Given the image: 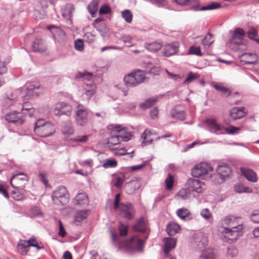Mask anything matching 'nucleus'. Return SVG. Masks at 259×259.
Wrapping results in <instances>:
<instances>
[{
    "mask_svg": "<svg viewBox=\"0 0 259 259\" xmlns=\"http://www.w3.org/2000/svg\"><path fill=\"white\" fill-rule=\"evenodd\" d=\"M205 122L210 129V132H213L215 134H224L223 131L224 130L225 127L218 123L215 119L207 118Z\"/></svg>",
    "mask_w": 259,
    "mask_h": 259,
    "instance_id": "nucleus-14",
    "label": "nucleus"
},
{
    "mask_svg": "<svg viewBox=\"0 0 259 259\" xmlns=\"http://www.w3.org/2000/svg\"><path fill=\"white\" fill-rule=\"evenodd\" d=\"M90 137V135L77 136L73 139H71V140L74 143L83 144L87 143L89 141Z\"/></svg>",
    "mask_w": 259,
    "mask_h": 259,
    "instance_id": "nucleus-43",
    "label": "nucleus"
},
{
    "mask_svg": "<svg viewBox=\"0 0 259 259\" xmlns=\"http://www.w3.org/2000/svg\"><path fill=\"white\" fill-rule=\"evenodd\" d=\"M31 48L34 52H42L46 50V47L42 39L36 38L33 42Z\"/></svg>",
    "mask_w": 259,
    "mask_h": 259,
    "instance_id": "nucleus-25",
    "label": "nucleus"
},
{
    "mask_svg": "<svg viewBox=\"0 0 259 259\" xmlns=\"http://www.w3.org/2000/svg\"><path fill=\"white\" fill-rule=\"evenodd\" d=\"M136 80L137 81L138 85L144 82L146 79L144 71L138 70L133 72Z\"/></svg>",
    "mask_w": 259,
    "mask_h": 259,
    "instance_id": "nucleus-37",
    "label": "nucleus"
},
{
    "mask_svg": "<svg viewBox=\"0 0 259 259\" xmlns=\"http://www.w3.org/2000/svg\"><path fill=\"white\" fill-rule=\"evenodd\" d=\"M241 130L240 127H235L233 126H230L227 127H225L224 130L228 134H235L237 133L239 131Z\"/></svg>",
    "mask_w": 259,
    "mask_h": 259,
    "instance_id": "nucleus-51",
    "label": "nucleus"
},
{
    "mask_svg": "<svg viewBox=\"0 0 259 259\" xmlns=\"http://www.w3.org/2000/svg\"><path fill=\"white\" fill-rule=\"evenodd\" d=\"M120 142L119 135H114L109 138L108 144L109 146H113L118 144Z\"/></svg>",
    "mask_w": 259,
    "mask_h": 259,
    "instance_id": "nucleus-46",
    "label": "nucleus"
},
{
    "mask_svg": "<svg viewBox=\"0 0 259 259\" xmlns=\"http://www.w3.org/2000/svg\"><path fill=\"white\" fill-rule=\"evenodd\" d=\"M165 184L167 190L172 189L174 185V179L171 175H168V177L165 180Z\"/></svg>",
    "mask_w": 259,
    "mask_h": 259,
    "instance_id": "nucleus-55",
    "label": "nucleus"
},
{
    "mask_svg": "<svg viewBox=\"0 0 259 259\" xmlns=\"http://www.w3.org/2000/svg\"><path fill=\"white\" fill-rule=\"evenodd\" d=\"M87 109L79 104L75 111V123L77 126L84 127L89 123Z\"/></svg>",
    "mask_w": 259,
    "mask_h": 259,
    "instance_id": "nucleus-6",
    "label": "nucleus"
},
{
    "mask_svg": "<svg viewBox=\"0 0 259 259\" xmlns=\"http://www.w3.org/2000/svg\"><path fill=\"white\" fill-rule=\"evenodd\" d=\"M117 210L119 211L121 217L128 220L134 217L135 212L133 205L130 203H120Z\"/></svg>",
    "mask_w": 259,
    "mask_h": 259,
    "instance_id": "nucleus-7",
    "label": "nucleus"
},
{
    "mask_svg": "<svg viewBox=\"0 0 259 259\" xmlns=\"http://www.w3.org/2000/svg\"><path fill=\"white\" fill-rule=\"evenodd\" d=\"M201 216L206 221L210 222L212 220V215L208 208H204L200 211Z\"/></svg>",
    "mask_w": 259,
    "mask_h": 259,
    "instance_id": "nucleus-44",
    "label": "nucleus"
},
{
    "mask_svg": "<svg viewBox=\"0 0 259 259\" xmlns=\"http://www.w3.org/2000/svg\"><path fill=\"white\" fill-rule=\"evenodd\" d=\"M157 138V137L155 134L146 129L141 136V139L143 140L142 144H144V145L145 144H151L154 140H158Z\"/></svg>",
    "mask_w": 259,
    "mask_h": 259,
    "instance_id": "nucleus-19",
    "label": "nucleus"
},
{
    "mask_svg": "<svg viewBox=\"0 0 259 259\" xmlns=\"http://www.w3.org/2000/svg\"><path fill=\"white\" fill-rule=\"evenodd\" d=\"M240 218L233 215L225 217L222 221L223 225L226 226L224 228V237L223 240L229 243H232L241 235L242 226L239 224L238 221Z\"/></svg>",
    "mask_w": 259,
    "mask_h": 259,
    "instance_id": "nucleus-1",
    "label": "nucleus"
},
{
    "mask_svg": "<svg viewBox=\"0 0 259 259\" xmlns=\"http://www.w3.org/2000/svg\"><path fill=\"white\" fill-rule=\"evenodd\" d=\"M245 32L243 29L236 28L234 30L232 38L228 43L229 47L234 51L244 50L246 49V45L243 41Z\"/></svg>",
    "mask_w": 259,
    "mask_h": 259,
    "instance_id": "nucleus-2",
    "label": "nucleus"
},
{
    "mask_svg": "<svg viewBox=\"0 0 259 259\" xmlns=\"http://www.w3.org/2000/svg\"><path fill=\"white\" fill-rule=\"evenodd\" d=\"M74 10V8L73 5L71 4H68L62 10V15L67 19H70Z\"/></svg>",
    "mask_w": 259,
    "mask_h": 259,
    "instance_id": "nucleus-34",
    "label": "nucleus"
},
{
    "mask_svg": "<svg viewBox=\"0 0 259 259\" xmlns=\"http://www.w3.org/2000/svg\"><path fill=\"white\" fill-rule=\"evenodd\" d=\"M5 118L8 122L14 123L16 125H21L24 122V119L15 112L7 114Z\"/></svg>",
    "mask_w": 259,
    "mask_h": 259,
    "instance_id": "nucleus-22",
    "label": "nucleus"
},
{
    "mask_svg": "<svg viewBox=\"0 0 259 259\" xmlns=\"http://www.w3.org/2000/svg\"><path fill=\"white\" fill-rule=\"evenodd\" d=\"M75 49L78 51H82L84 49L83 40L80 39L76 40L74 42Z\"/></svg>",
    "mask_w": 259,
    "mask_h": 259,
    "instance_id": "nucleus-57",
    "label": "nucleus"
},
{
    "mask_svg": "<svg viewBox=\"0 0 259 259\" xmlns=\"http://www.w3.org/2000/svg\"><path fill=\"white\" fill-rule=\"evenodd\" d=\"M144 243V240L137 236H134L129 240L124 241L121 245L125 246L128 248L141 250Z\"/></svg>",
    "mask_w": 259,
    "mask_h": 259,
    "instance_id": "nucleus-10",
    "label": "nucleus"
},
{
    "mask_svg": "<svg viewBox=\"0 0 259 259\" xmlns=\"http://www.w3.org/2000/svg\"><path fill=\"white\" fill-rule=\"evenodd\" d=\"M62 134L67 136L72 135L74 133V128L72 122L69 120L66 121L62 129Z\"/></svg>",
    "mask_w": 259,
    "mask_h": 259,
    "instance_id": "nucleus-28",
    "label": "nucleus"
},
{
    "mask_svg": "<svg viewBox=\"0 0 259 259\" xmlns=\"http://www.w3.org/2000/svg\"><path fill=\"white\" fill-rule=\"evenodd\" d=\"M75 204L80 205H87L89 203V198L86 193L80 191L75 198Z\"/></svg>",
    "mask_w": 259,
    "mask_h": 259,
    "instance_id": "nucleus-24",
    "label": "nucleus"
},
{
    "mask_svg": "<svg viewBox=\"0 0 259 259\" xmlns=\"http://www.w3.org/2000/svg\"><path fill=\"white\" fill-rule=\"evenodd\" d=\"M239 57L240 58L241 61L244 62L245 64H254L257 59L256 55L251 53H243L241 55H239Z\"/></svg>",
    "mask_w": 259,
    "mask_h": 259,
    "instance_id": "nucleus-21",
    "label": "nucleus"
},
{
    "mask_svg": "<svg viewBox=\"0 0 259 259\" xmlns=\"http://www.w3.org/2000/svg\"><path fill=\"white\" fill-rule=\"evenodd\" d=\"M27 241L29 244V247H35L39 249L43 248L42 246L40 247L38 245L37 241L34 238H31Z\"/></svg>",
    "mask_w": 259,
    "mask_h": 259,
    "instance_id": "nucleus-60",
    "label": "nucleus"
},
{
    "mask_svg": "<svg viewBox=\"0 0 259 259\" xmlns=\"http://www.w3.org/2000/svg\"><path fill=\"white\" fill-rule=\"evenodd\" d=\"M8 187L9 186L7 185L0 184V193L7 199L9 198V194L7 192V189Z\"/></svg>",
    "mask_w": 259,
    "mask_h": 259,
    "instance_id": "nucleus-59",
    "label": "nucleus"
},
{
    "mask_svg": "<svg viewBox=\"0 0 259 259\" xmlns=\"http://www.w3.org/2000/svg\"><path fill=\"white\" fill-rule=\"evenodd\" d=\"M107 128L113 132H120L121 131V126L119 124H110L108 125Z\"/></svg>",
    "mask_w": 259,
    "mask_h": 259,
    "instance_id": "nucleus-62",
    "label": "nucleus"
},
{
    "mask_svg": "<svg viewBox=\"0 0 259 259\" xmlns=\"http://www.w3.org/2000/svg\"><path fill=\"white\" fill-rule=\"evenodd\" d=\"M186 188L190 191L198 193L202 192L206 188L204 184L198 179L191 178L188 179L186 183Z\"/></svg>",
    "mask_w": 259,
    "mask_h": 259,
    "instance_id": "nucleus-9",
    "label": "nucleus"
},
{
    "mask_svg": "<svg viewBox=\"0 0 259 259\" xmlns=\"http://www.w3.org/2000/svg\"><path fill=\"white\" fill-rule=\"evenodd\" d=\"M212 86L218 91L221 92L226 97H228L231 95V91L229 89L225 87L221 83L212 82Z\"/></svg>",
    "mask_w": 259,
    "mask_h": 259,
    "instance_id": "nucleus-30",
    "label": "nucleus"
},
{
    "mask_svg": "<svg viewBox=\"0 0 259 259\" xmlns=\"http://www.w3.org/2000/svg\"><path fill=\"white\" fill-rule=\"evenodd\" d=\"M177 196L183 200L187 199L189 197L186 189H182L179 191Z\"/></svg>",
    "mask_w": 259,
    "mask_h": 259,
    "instance_id": "nucleus-61",
    "label": "nucleus"
},
{
    "mask_svg": "<svg viewBox=\"0 0 259 259\" xmlns=\"http://www.w3.org/2000/svg\"><path fill=\"white\" fill-rule=\"evenodd\" d=\"M198 77V75L197 73H194L192 72L189 73L188 75L187 76L185 80L184 81V83H190L195 79H196Z\"/></svg>",
    "mask_w": 259,
    "mask_h": 259,
    "instance_id": "nucleus-52",
    "label": "nucleus"
},
{
    "mask_svg": "<svg viewBox=\"0 0 259 259\" xmlns=\"http://www.w3.org/2000/svg\"><path fill=\"white\" fill-rule=\"evenodd\" d=\"M217 174L219 178L221 179L222 183L226 178H228L231 174V168L227 163H223L218 165L217 169Z\"/></svg>",
    "mask_w": 259,
    "mask_h": 259,
    "instance_id": "nucleus-13",
    "label": "nucleus"
},
{
    "mask_svg": "<svg viewBox=\"0 0 259 259\" xmlns=\"http://www.w3.org/2000/svg\"><path fill=\"white\" fill-rule=\"evenodd\" d=\"M188 53L190 54L195 55L199 56H202L201 50H200V47H195V46L191 47L190 48Z\"/></svg>",
    "mask_w": 259,
    "mask_h": 259,
    "instance_id": "nucleus-54",
    "label": "nucleus"
},
{
    "mask_svg": "<svg viewBox=\"0 0 259 259\" xmlns=\"http://www.w3.org/2000/svg\"><path fill=\"white\" fill-rule=\"evenodd\" d=\"M100 0H92L88 6L89 13L92 17L95 14L98 9V5Z\"/></svg>",
    "mask_w": 259,
    "mask_h": 259,
    "instance_id": "nucleus-38",
    "label": "nucleus"
},
{
    "mask_svg": "<svg viewBox=\"0 0 259 259\" xmlns=\"http://www.w3.org/2000/svg\"><path fill=\"white\" fill-rule=\"evenodd\" d=\"M202 42L205 48H208L213 42V40H212L211 34L210 33H208L203 39Z\"/></svg>",
    "mask_w": 259,
    "mask_h": 259,
    "instance_id": "nucleus-47",
    "label": "nucleus"
},
{
    "mask_svg": "<svg viewBox=\"0 0 259 259\" xmlns=\"http://www.w3.org/2000/svg\"><path fill=\"white\" fill-rule=\"evenodd\" d=\"M216 252L211 248H208L202 251L199 259H218Z\"/></svg>",
    "mask_w": 259,
    "mask_h": 259,
    "instance_id": "nucleus-27",
    "label": "nucleus"
},
{
    "mask_svg": "<svg viewBox=\"0 0 259 259\" xmlns=\"http://www.w3.org/2000/svg\"><path fill=\"white\" fill-rule=\"evenodd\" d=\"M240 171L242 174L248 180L252 182H255L257 178L255 172L253 170L246 167H241Z\"/></svg>",
    "mask_w": 259,
    "mask_h": 259,
    "instance_id": "nucleus-23",
    "label": "nucleus"
},
{
    "mask_svg": "<svg viewBox=\"0 0 259 259\" xmlns=\"http://www.w3.org/2000/svg\"><path fill=\"white\" fill-rule=\"evenodd\" d=\"M55 132L54 124L47 122L44 126L38 128L35 133L41 137H47L53 135Z\"/></svg>",
    "mask_w": 259,
    "mask_h": 259,
    "instance_id": "nucleus-12",
    "label": "nucleus"
},
{
    "mask_svg": "<svg viewBox=\"0 0 259 259\" xmlns=\"http://www.w3.org/2000/svg\"><path fill=\"white\" fill-rule=\"evenodd\" d=\"M121 16L125 21L128 23L132 21L133 14L128 10H125L122 12Z\"/></svg>",
    "mask_w": 259,
    "mask_h": 259,
    "instance_id": "nucleus-45",
    "label": "nucleus"
},
{
    "mask_svg": "<svg viewBox=\"0 0 259 259\" xmlns=\"http://www.w3.org/2000/svg\"><path fill=\"white\" fill-rule=\"evenodd\" d=\"M124 81L127 87H134L138 85L137 81L136 80L133 72L124 77Z\"/></svg>",
    "mask_w": 259,
    "mask_h": 259,
    "instance_id": "nucleus-33",
    "label": "nucleus"
},
{
    "mask_svg": "<svg viewBox=\"0 0 259 259\" xmlns=\"http://www.w3.org/2000/svg\"><path fill=\"white\" fill-rule=\"evenodd\" d=\"M117 165V162L114 159H105L103 161L102 166L104 168H114Z\"/></svg>",
    "mask_w": 259,
    "mask_h": 259,
    "instance_id": "nucleus-40",
    "label": "nucleus"
},
{
    "mask_svg": "<svg viewBox=\"0 0 259 259\" xmlns=\"http://www.w3.org/2000/svg\"><path fill=\"white\" fill-rule=\"evenodd\" d=\"M176 213L182 220H191L192 218L190 211L186 208L183 207L178 209Z\"/></svg>",
    "mask_w": 259,
    "mask_h": 259,
    "instance_id": "nucleus-31",
    "label": "nucleus"
},
{
    "mask_svg": "<svg viewBox=\"0 0 259 259\" xmlns=\"http://www.w3.org/2000/svg\"><path fill=\"white\" fill-rule=\"evenodd\" d=\"M157 101V99L155 98H151L146 100L144 102L142 103L140 105V107L143 109H145L153 106Z\"/></svg>",
    "mask_w": 259,
    "mask_h": 259,
    "instance_id": "nucleus-42",
    "label": "nucleus"
},
{
    "mask_svg": "<svg viewBox=\"0 0 259 259\" xmlns=\"http://www.w3.org/2000/svg\"><path fill=\"white\" fill-rule=\"evenodd\" d=\"M47 122H45V120L42 119H38L35 123V127L34 128V132H36V130L38 128H39L42 126H44V125L46 124Z\"/></svg>",
    "mask_w": 259,
    "mask_h": 259,
    "instance_id": "nucleus-63",
    "label": "nucleus"
},
{
    "mask_svg": "<svg viewBox=\"0 0 259 259\" xmlns=\"http://www.w3.org/2000/svg\"><path fill=\"white\" fill-rule=\"evenodd\" d=\"M244 107H234L230 112V116L233 120H236L245 117L247 115V112L245 111Z\"/></svg>",
    "mask_w": 259,
    "mask_h": 259,
    "instance_id": "nucleus-16",
    "label": "nucleus"
},
{
    "mask_svg": "<svg viewBox=\"0 0 259 259\" xmlns=\"http://www.w3.org/2000/svg\"><path fill=\"white\" fill-rule=\"evenodd\" d=\"M212 171V168L209 164L201 162L196 165L192 169L191 173L194 177L208 180L211 178V175L210 172Z\"/></svg>",
    "mask_w": 259,
    "mask_h": 259,
    "instance_id": "nucleus-3",
    "label": "nucleus"
},
{
    "mask_svg": "<svg viewBox=\"0 0 259 259\" xmlns=\"http://www.w3.org/2000/svg\"><path fill=\"white\" fill-rule=\"evenodd\" d=\"M207 237L203 233H197L193 235L191 244L194 247L202 249L207 245Z\"/></svg>",
    "mask_w": 259,
    "mask_h": 259,
    "instance_id": "nucleus-11",
    "label": "nucleus"
},
{
    "mask_svg": "<svg viewBox=\"0 0 259 259\" xmlns=\"http://www.w3.org/2000/svg\"><path fill=\"white\" fill-rule=\"evenodd\" d=\"M19 180L23 182H27L28 181V177L26 175H24L22 172L17 173L14 175L12 177L10 181V184L11 186L14 188L18 187V186H15L14 184V183H16Z\"/></svg>",
    "mask_w": 259,
    "mask_h": 259,
    "instance_id": "nucleus-29",
    "label": "nucleus"
},
{
    "mask_svg": "<svg viewBox=\"0 0 259 259\" xmlns=\"http://www.w3.org/2000/svg\"><path fill=\"white\" fill-rule=\"evenodd\" d=\"M52 198L56 204L64 205L68 202L70 195L67 189L65 187L61 186L54 191Z\"/></svg>",
    "mask_w": 259,
    "mask_h": 259,
    "instance_id": "nucleus-5",
    "label": "nucleus"
},
{
    "mask_svg": "<svg viewBox=\"0 0 259 259\" xmlns=\"http://www.w3.org/2000/svg\"><path fill=\"white\" fill-rule=\"evenodd\" d=\"M88 210L78 211L75 216V221L77 222H81L85 219L88 217Z\"/></svg>",
    "mask_w": 259,
    "mask_h": 259,
    "instance_id": "nucleus-41",
    "label": "nucleus"
},
{
    "mask_svg": "<svg viewBox=\"0 0 259 259\" xmlns=\"http://www.w3.org/2000/svg\"><path fill=\"white\" fill-rule=\"evenodd\" d=\"M47 28L51 32L55 39H63L65 36V32L60 27L55 25H49Z\"/></svg>",
    "mask_w": 259,
    "mask_h": 259,
    "instance_id": "nucleus-20",
    "label": "nucleus"
},
{
    "mask_svg": "<svg viewBox=\"0 0 259 259\" xmlns=\"http://www.w3.org/2000/svg\"><path fill=\"white\" fill-rule=\"evenodd\" d=\"M127 225L123 224L121 223H119L118 230L119 231L120 236H125L126 235L127 233Z\"/></svg>",
    "mask_w": 259,
    "mask_h": 259,
    "instance_id": "nucleus-49",
    "label": "nucleus"
},
{
    "mask_svg": "<svg viewBox=\"0 0 259 259\" xmlns=\"http://www.w3.org/2000/svg\"><path fill=\"white\" fill-rule=\"evenodd\" d=\"M59 230L58 234L61 237L64 238L66 235V232L65 231L64 228L63 224L61 221H59Z\"/></svg>",
    "mask_w": 259,
    "mask_h": 259,
    "instance_id": "nucleus-64",
    "label": "nucleus"
},
{
    "mask_svg": "<svg viewBox=\"0 0 259 259\" xmlns=\"http://www.w3.org/2000/svg\"><path fill=\"white\" fill-rule=\"evenodd\" d=\"M72 106L67 103L60 102L55 105L53 110V113L56 116H60L65 115L70 116L72 112Z\"/></svg>",
    "mask_w": 259,
    "mask_h": 259,
    "instance_id": "nucleus-8",
    "label": "nucleus"
},
{
    "mask_svg": "<svg viewBox=\"0 0 259 259\" xmlns=\"http://www.w3.org/2000/svg\"><path fill=\"white\" fill-rule=\"evenodd\" d=\"M226 254L228 258H233L237 255L238 250L236 247L230 246L228 248Z\"/></svg>",
    "mask_w": 259,
    "mask_h": 259,
    "instance_id": "nucleus-48",
    "label": "nucleus"
},
{
    "mask_svg": "<svg viewBox=\"0 0 259 259\" xmlns=\"http://www.w3.org/2000/svg\"><path fill=\"white\" fill-rule=\"evenodd\" d=\"M29 247L27 241L25 240H21L17 245L18 251L21 255H26Z\"/></svg>",
    "mask_w": 259,
    "mask_h": 259,
    "instance_id": "nucleus-32",
    "label": "nucleus"
},
{
    "mask_svg": "<svg viewBox=\"0 0 259 259\" xmlns=\"http://www.w3.org/2000/svg\"><path fill=\"white\" fill-rule=\"evenodd\" d=\"M83 38L89 44H92L95 41V35L91 32H87L83 36Z\"/></svg>",
    "mask_w": 259,
    "mask_h": 259,
    "instance_id": "nucleus-56",
    "label": "nucleus"
},
{
    "mask_svg": "<svg viewBox=\"0 0 259 259\" xmlns=\"http://www.w3.org/2000/svg\"><path fill=\"white\" fill-rule=\"evenodd\" d=\"M162 47V44L159 42H153L150 44H145V47L146 49L149 50V51L154 52H156L160 49Z\"/></svg>",
    "mask_w": 259,
    "mask_h": 259,
    "instance_id": "nucleus-36",
    "label": "nucleus"
},
{
    "mask_svg": "<svg viewBox=\"0 0 259 259\" xmlns=\"http://www.w3.org/2000/svg\"><path fill=\"white\" fill-rule=\"evenodd\" d=\"M250 219L254 223L259 224V210H254L250 215Z\"/></svg>",
    "mask_w": 259,
    "mask_h": 259,
    "instance_id": "nucleus-58",
    "label": "nucleus"
},
{
    "mask_svg": "<svg viewBox=\"0 0 259 259\" xmlns=\"http://www.w3.org/2000/svg\"><path fill=\"white\" fill-rule=\"evenodd\" d=\"M134 230L135 231L144 233L147 232V227L146 222L143 218H141L137 220L136 224L134 226Z\"/></svg>",
    "mask_w": 259,
    "mask_h": 259,
    "instance_id": "nucleus-26",
    "label": "nucleus"
},
{
    "mask_svg": "<svg viewBox=\"0 0 259 259\" xmlns=\"http://www.w3.org/2000/svg\"><path fill=\"white\" fill-rule=\"evenodd\" d=\"M221 7V5L218 3H211L207 5V6H203L201 7L200 8H198L197 7H194L193 9L195 11L200 10V11H205V10H213L217 8H219Z\"/></svg>",
    "mask_w": 259,
    "mask_h": 259,
    "instance_id": "nucleus-39",
    "label": "nucleus"
},
{
    "mask_svg": "<svg viewBox=\"0 0 259 259\" xmlns=\"http://www.w3.org/2000/svg\"><path fill=\"white\" fill-rule=\"evenodd\" d=\"M171 117L175 119L184 120L185 119L186 114L182 106H177L174 107L170 112Z\"/></svg>",
    "mask_w": 259,
    "mask_h": 259,
    "instance_id": "nucleus-18",
    "label": "nucleus"
},
{
    "mask_svg": "<svg viewBox=\"0 0 259 259\" xmlns=\"http://www.w3.org/2000/svg\"><path fill=\"white\" fill-rule=\"evenodd\" d=\"M164 243V252L167 256H169V251L175 248L177 243V239L175 238H164L163 239Z\"/></svg>",
    "mask_w": 259,
    "mask_h": 259,
    "instance_id": "nucleus-17",
    "label": "nucleus"
},
{
    "mask_svg": "<svg viewBox=\"0 0 259 259\" xmlns=\"http://www.w3.org/2000/svg\"><path fill=\"white\" fill-rule=\"evenodd\" d=\"M93 74L91 73L87 72L77 73L75 75L76 78H82L83 80L87 79L90 82L84 83L83 85V90L85 91V95L88 99L94 94L96 85L92 82H90V79L92 78Z\"/></svg>",
    "mask_w": 259,
    "mask_h": 259,
    "instance_id": "nucleus-4",
    "label": "nucleus"
},
{
    "mask_svg": "<svg viewBox=\"0 0 259 259\" xmlns=\"http://www.w3.org/2000/svg\"><path fill=\"white\" fill-rule=\"evenodd\" d=\"M27 90L29 91H33L36 89H38L40 87V84L39 82L36 81H33L30 83H27Z\"/></svg>",
    "mask_w": 259,
    "mask_h": 259,
    "instance_id": "nucleus-50",
    "label": "nucleus"
},
{
    "mask_svg": "<svg viewBox=\"0 0 259 259\" xmlns=\"http://www.w3.org/2000/svg\"><path fill=\"white\" fill-rule=\"evenodd\" d=\"M179 47L178 42H174L165 45L162 50L163 56L169 57L177 53Z\"/></svg>",
    "mask_w": 259,
    "mask_h": 259,
    "instance_id": "nucleus-15",
    "label": "nucleus"
},
{
    "mask_svg": "<svg viewBox=\"0 0 259 259\" xmlns=\"http://www.w3.org/2000/svg\"><path fill=\"white\" fill-rule=\"evenodd\" d=\"M248 37L252 40H255V41L259 42V38H256V32L255 30L253 28H250L248 31L247 32Z\"/></svg>",
    "mask_w": 259,
    "mask_h": 259,
    "instance_id": "nucleus-53",
    "label": "nucleus"
},
{
    "mask_svg": "<svg viewBox=\"0 0 259 259\" xmlns=\"http://www.w3.org/2000/svg\"><path fill=\"white\" fill-rule=\"evenodd\" d=\"M180 229V226L175 223H170L167 225L166 231L168 235L174 236L177 233Z\"/></svg>",
    "mask_w": 259,
    "mask_h": 259,
    "instance_id": "nucleus-35",
    "label": "nucleus"
}]
</instances>
